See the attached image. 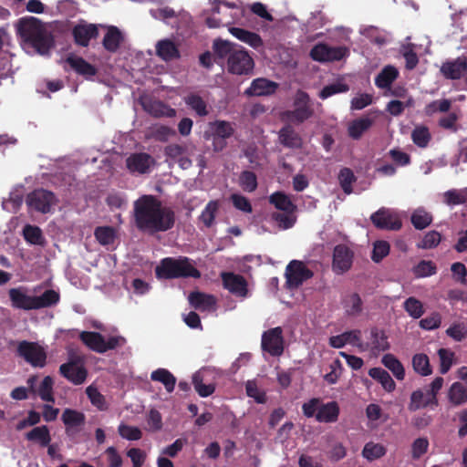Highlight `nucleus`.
Instances as JSON below:
<instances>
[{
  "label": "nucleus",
  "instance_id": "nucleus-1",
  "mask_svg": "<svg viewBox=\"0 0 467 467\" xmlns=\"http://www.w3.org/2000/svg\"><path fill=\"white\" fill-rule=\"evenodd\" d=\"M134 218L136 226L148 234L168 231L174 223L173 212L152 195H143L135 201Z\"/></svg>",
  "mask_w": 467,
  "mask_h": 467
},
{
  "label": "nucleus",
  "instance_id": "nucleus-2",
  "mask_svg": "<svg viewBox=\"0 0 467 467\" xmlns=\"http://www.w3.org/2000/svg\"><path fill=\"white\" fill-rule=\"evenodd\" d=\"M17 31L25 42L32 46L38 54L47 55L52 46V39L47 27L36 17L19 21Z\"/></svg>",
  "mask_w": 467,
  "mask_h": 467
},
{
  "label": "nucleus",
  "instance_id": "nucleus-3",
  "mask_svg": "<svg viewBox=\"0 0 467 467\" xmlns=\"http://www.w3.org/2000/svg\"><path fill=\"white\" fill-rule=\"evenodd\" d=\"M12 306L23 310L50 307L59 302V293L48 289L40 296H31L26 287L11 288L8 292Z\"/></svg>",
  "mask_w": 467,
  "mask_h": 467
},
{
  "label": "nucleus",
  "instance_id": "nucleus-4",
  "mask_svg": "<svg viewBox=\"0 0 467 467\" xmlns=\"http://www.w3.org/2000/svg\"><path fill=\"white\" fill-rule=\"evenodd\" d=\"M156 275L159 278H178L200 276V272L193 266L187 257H167L161 261L156 267Z\"/></svg>",
  "mask_w": 467,
  "mask_h": 467
},
{
  "label": "nucleus",
  "instance_id": "nucleus-5",
  "mask_svg": "<svg viewBox=\"0 0 467 467\" xmlns=\"http://www.w3.org/2000/svg\"><path fill=\"white\" fill-rule=\"evenodd\" d=\"M313 113L309 96L298 90L294 97V109L284 112L282 118L285 121L299 124L311 118Z\"/></svg>",
  "mask_w": 467,
  "mask_h": 467
},
{
  "label": "nucleus",
  "instance_id": "nucleus-6",
  "mask_svg": "<svg viewBox=\"0 0 467 467\" xmlns=\"http://www.w3.org/2000/svg\"><path fill=\"white\" fill-rule=\"evenodd\" d=\"M254 62L249 53L238 47L227 58V70L235 75H248L253 72Z\"/></svg>",
  "mask_w": 467,
  "mask_h": 467
},
{
  "label": "nucleus",
  "instance_id": "nucleus-7",
  "mask_svg": "<svg viewBox=\"0 0 467 467\" xmlns=\"http://www.w3.org/2000/svg\"><path fill=\"white\" fill-rule=\"evenodd\" d=\"M80 338L89 348L99 353L113 349L125 343V338L122 337H110L106 340L100 334L96 332H82Z\"/></svg>",
  "mask_w": 467,
  "mask_h": 467
},
{
  "label": "nucleus",
  "instance_id": "nucleus-8",
  "mask_svg": "<svg viewBox=\"0 0 467 467\" xmlns=\"http://www.w3.org/2000/svg\"><path fill=\"white\" fill-rule=\"evenodd\" d=\"M56 202L55 195L51 192L43 189L36 190L26 197V204L29 210L42 213H49Z\"/></svg>",
  "mask_w": 467,
  "mask_h": 467
},
{
  "label": "nucleus",
  "instance_id": "nucleus-9",
  "mask_svg": "<svg viewBox=\"0 0 467 467\" xmlns=\"http://www.w3.org/2000/svg\"><path fill=\"white\" fill-rule=\"evenodd\" d=\"M348 49L345 47H330L327 44H317L310 51L313 60L326 63L338 61L348 56Z\"/></svg>",
  "mask_w": 467,
  "mask_h": 467
},
{
  "label": "nucleus",
  "instance_id": "nucleus-10",
  "mask_svg": "<svg viewBox=\"0 0 467 467\" xmlns=\"http://www.w3.org/2000/svg\"><path fill=\"white\" fill-rule=\"evenodd\" d=\"M312 275V272L303 262L293 260L285 269L286 284L289 288H296L301 285L303 282L309 279Z\"/></svg>",
  "mask_w": 467,
  "mask_h": 467
},
{
  "label": "nucleus",
  "instance_id": "nucleus-11",
  "mask_svg": "<svg viewBox=\"0 0 467 467\" xmlns=\"http://www.w3.org/2000/svg\"><path fill=\"white\" fill-rule=\"evenodd\" d=\"M371 221L378 228L399 230L401 227L400 213L391 209L381 208L371 215Z\"/></svg>",
  "mask_w": 467,
  "mask_h": 467
},
{
  "label": "nucleus",
  "instance_id": "nucleus-12",
  "mask_svg": "<svg viewBox=\"0 0 467 467\" xmlns=\"http://www.w3.org/2000/svg\"><path fill=\"white\" fill-rule=\"evenodd\" d=\"M213 131V150L220 151L225 148L224 140L232 137L234 133V127L232 123L225 120H216L211 123Z\"/></svg>",
  "mask_w": 467,
  "mask_h": 467
},
{
  "label": "nucleus",
  "instance_id": "nucleus-13",
  "mask_svg": "<svg viewBox=\"0 0 467 467\" xmlns=\"http://www.w3.org/2000/svg\"><path fill=\"white\" fill-rule=\"evenodd\" d=\"M18 353L35 367H43L46 363V353L36 343L23 341L18 345Z\"/></svg>",
  "mask_w": 467,
  "mask_h": 467
},
{
  "label": "nucleus",
  "instance_id": "nucleus-14",
  "mask_svg": "<svg viewBox=\"0 0 467 467\" xmlns=\"http://www.w3.org/2000/svg\"><path fill=\"white\" fill-rule=\"evenodd\" d=\"M390 348L386 333L378 328L370 330L369 337L367 342H363L361 351H369L377 356L380 352L387 351Z\"/></svg>",
  "mask_w": 467,
  "mask_h": 467
},
{
  "label": "nucleus",
  "instance_id": "nucleus-15",
  "mask_svg": "<svg viewBox=\"0 0 467 467\" xmlns=\"http://www.w3.org/2000/svg\"><path fill=\"white\" fill-rule=\"evenodd\" d=\"M262 348L272 356H280L283 353V337L280 327L272 328L262 336Z\"/></svg>",
  "mask_w": 467,
  "mask_h": 467
},
{
  "label": "nucleus",
  "instance_id": "nucleus-16",
  "mask_svg": "<svg viewBox=\"0 0 467 467\" xmlns=\"http://www.w3.org/2000/svg\"><path fill=\"white\" fill-rule=\"evenodd\" d=\"M353 262V252L345 244L334 248L332 267L335 273L343 274L350 269Z\"/></svg>",
  "mask_w": 467,
  "mask_h": 467
},
{
  "label": "nucleus",
  "instance_id": "nucleus-17",
  "mask_svg": "<svg viewBox=\"0 0 467 467\" xmlns=\"http://www.w3.org/2000/svg\"><path fill=\"white\" fill-rule=\"evenodd\" d=\"M154 163L153 158L148 153H133L126 159L127 169L131 173H147Z\"/></svg>",
  "mask_w": 467,
  "mask_h": 467
},
{
  "label": "nucleus",
  "instance_id": "nucleus-18",
  "mask_svg": "<svg viewBox=\"0 0 467 467\" xmlns=\"http://www.w3.org/2000/svg\"><path fill=\"white\" fill-rule=\"evenodd\" d=\"M329 345L334 348H342L347 345H350L361 351V348H363L361 331L354 329L346 331L340 335L332 336L329 337Z\"/></svg>",
  "mask_w": 467,
  "mask_h": 467
},
{
  "label": "nucleus",
  "instance_id": "nucleus-19",
  "mask_svg": "<svg viewBox=\"0 0 467 467\" xmlns=\"http://www.w3.org/2000/svg\"><path fill=\"white\" fill-rule=\"evenodd\" d=\"M223 286L235 296L245 297L248 293L245 279L234 273H223L222 275Z\"/></svg>",
  "mask_w": 467,
  "mask_h": 467
},
{
  "label": "nucleus",
  "instance_id": "nucleus-20",
  "mask_svg": "<svg viewBox=\"0 0 467 467\" xmlns=\"http://www.w3.org/2000/svg\"><path fill=\"white\" fill-rule=\"evenodd\" d=\"M278 88V84L267 78H259L252 81L250 87L245 89L246 96H270L274 94Z\"/></svg>",
  "mask_w": 467,
  "mask_h": 467
},
{
  "label": "nucleus",
  "instance_id": "nucleus-21",
  "mask_svg": "<svg viewBox=\"0 0 467 467\" xmlns=\"http://www.w3.org/2000/svg\"><path fill=\"white\" fill-rule=\"evenodd\" d=\"M441 71L443 76L451 79L461 78L467 71V59L463 57L442 64Z\"/></svg>",
  "mask_w": 467,
  "mask_h": 467
},
{
  "label": "nucleus",
  "instance_id": "nucleus-22",
  "mask_svg": "<svg viewBox=\"0 0 467 467\" xmlns=\"http://www.w3.org/2000/svg\"><path fill=\"white\" fill-rule=\"evenodd\" d=\"M36 381V377H31L27 379V385L31 391L36 393L41 398V400L53 402L54 398L52 378L49 376L45 377L37 388L35 387Z\"/></svg>",
  "mask_w": 467,
  "mask_h": 467
},
{
  "label": "nucleus",
  "instance_id": "nucleus-23",
  "mask_svg": "<svg viewBox=\"0 0 467 467\" xmlns=\"http://www.w3.org/2000/svg\"><path fill=\"white\" fill-rule=\"evenodd\" d=\"M60 373L74 384H81L85 381L87 371L83 366L77 362H68L60 366Z\"/></svg>",
  "mask_w": 467,
  "mask_h": 467
},
{
  "label": "nucleus",
  "instance_id": "nucleus-24",
  "mask_svg": "<svg viewBox=\"0 0 467 467\" xmlns=\"http://www.w3.org/2000/svg\"><path fill=\"white\" fill-rule=\"evenodd\" d=\"M73 35L77 44L86 47L91 38L97 36L98 29L95 25L81 23L74 27Z\"/></svg>",
  "mask_w": 467,
  "mask_h": 467
},
{
  "label": "nucleus",
  "instance_id": "nucleus-25",
  "mask_svg": "<svg viewBox=\"0 0 467 467\" xmlns=\"http://www.w3.org/2000/svg\"><path fill=\"white\" fill-rule=\"evenodd\" d=\"M190 304L196 309L201 311H214L215 298L213 296L195 292L189 296Z\"/></svg>",
  "mask_w": 467,
  "mask_h": 467
},
{
  "label": "nucleus",
  "instance_id": "nucleus-26",
  "mask_svg": "<svg viewBox=\"0 0 467 467\" xmlns=\"http://www.w3.org/2000/svg\"><path fill=\"white\" fill-rule=\"evenodd\" d=\"M373 119L369 117H361L350 121L348 125V133L353 140H358L370 129Z\"/></svg>",
  "mask_w": 467,
  "mask_h": 467
},
{
  "label": "nucleus",
  "instance_id": "nucleus-27",
  "mask_svg": "<svg viewBox=\"0 0 467 467\" xmlns=\"http://www.w3.org/2000/svg\"><path fill=\"white\" fill-rule=\"evenodd\" d=\"M339 407L337 402L331 401L321 404L316 414V420L319 422H334L337 420Z\"/></svg>",
  "mask_w": 467,
  "mask_h": 467
},
{
  "label": "nucleus",
  "instance_id": "nucleus-28",
  "mask_svg": "<svg viewBox=\"0 0 467 467\" xmlns=\"http://www.w3.org/2000/svg\"><path fill=\"white\" fill-rule=\"evenodd\" d=\"M229 32L238 40L246 43L254 48H257L263 45L262 38L255 33L239 27H230Z\"/></svg>",
  "mask_w": 467,
  "mask_h": 467
},
{
  "label": "nucleus",
  "instance_id": "nucleus-29",
  "mask_svg": "<svg viewBox=\"0 0 467 467\" xmlns=\"http://www.w3.org/2000/svg\"><path fill=\"white\" fill-rule=\"evenodd\" d=\"M398 76V69L391 65H388L376 77L375 85L379 88H389Z\"/></svg>",
  "mask_w": 467,
  "mask_h": 467
},
{
  "label": "nucleus",
  "instance_id": "nucleus-30",
  "mask_svg": "<svg viewBox=\"0 0 467 467\" xmlns=\"http://www.w3.org/2000/svg\"><path fill=\"white\" fill-rule=\"evenodd\" d=\"M447 397L451 405H462L467 402V388L460 382H454L448 389Z\"/></svg>",
  "mask_w": 467,
  "mask_h": 467
},
{
  "label": "nucleus",
  "instance_id": "nucleus-31",
  "mask_svg": "<svg viewBox=\"0 0 467 467\" xmlns=\"http://www.w3.org/2000/svg\"><path fill=\"white\" fill-rule=\"evenodd\" d=\"M26 438L27 441L36 442L41 447L48 446L51 441L49 430L45 425L35 427L26 434Z\"/></svg>",
  "mask_w": 467,
  "mask_h": 467
},
{
  "label": "nucleus",
  "instance_id": "nucleus-32",
  "mask_svg": "<svg viewBox=\"0 0 467 467\" xmlns=\"http://www.w3.org/2000/svg\"><path fill=\"white\" fill-rule=\"evenodd\" d=\"M368 375L380 383L386 391L392 392L395 389V381L385 369L381 368H372L368 370Z\"/></svg>",
  "mask_w": 467,
  "mask_h": 467
},
{
  "label": "nucleus",
  "instance_id": "nucleus-33",
  "mask_svg": "<svg viewBox=\"0 0 467 467\" xmlns=\"http://www.w3.org/2000/svg\"><path fill=\"white\" fill-rule=\"evenodd\" d=\"M431 395L427 392L424 393L420 389L414 390L410 395L409 410L415 411L429 406H434Z\"/></svg>",
  "mask_w": 467,
  "mask_h": 467
},
{
  "label": "nucleus",
  "instance_id": "nucleus-34",
  "mask_svg": "<svg viewBox=\"0 0 467 467\" xmlns=\"http://www.w3.org/2000/svg\"><path fill=\"white\" fill-rule=\"evenodd\" d=\"M381 363L392 372L394 377L402 380L405 378V369L401 362L392 354H385L381 358Z\"/></svg>",
  "mask_w": 467,
  "mask_h": 467
},
{
  "label": "nucleus",
  "instance_id": "nucleus-35",
  "mask_svg": "<svg viewBox=\"0 0 467 467\" xmlns=\"http://www.w3.org/2000/svg\"><path fill=\"white\" fill-rule=\"evenodd\" d=\"M387 452L386 447L382 443L368 441L362 450V456L368 462H373L382 458Z\"/></svg>",
  "mask_w": 467,
  "mask_h": 467
},
{
  "label": "nucleus",
  "instance_id": "nucleus-36",
  "mask_svg": "<svg viewBox=\"0 0 467 467\" xmlns=\"http://www.w3.org/2000/svg\"><path fill=\"white\" fill-rule=\"evenodd\" d=\"M156 53L163 60H171L179 56V51L175 44L169 40L163 39L156 44Z\"/></svg>",
  "mask_w": 467,
  "mask_h": 467
},
{
  "label": "nucleus",
  "instance_id": "nucleus-37",
  "mask_svg": "<svg viewBox=\"0 0 467 467\" xmlns=\"http://www.w3.org/2000/svg\"><path fill=\"white\" fill-rule=\"evenodd\" d=\"M206 370H199L192 376V383L195 390L201 397H208L214 392V385L213 384H204L203 379L205 378Z\"/></svg>",
  "mask_w": 467,
  "mask_h": 467
},
{
  "label": "nucleus",
  "instance_id": "nucleus-38",
  "mask_svg": "<svg viewBox=\"0 0 467 467\" xmlns=\"http://www.w3.org/2000/svg\"><path fill=\"white\" fill-rule=\"evenodd\" d=\"M145 109L155 117H168L172 118L176 115L174 109L165 105L161 101H152L144 104Z\"/></svg>",
  "mask_w": 467,
  "mask_h": 467
},
{
  "label": "nucleus",
  "instance_id": "nucleus-39",
  "mask_svg": "<svg viewBox=\"0 0 467 467\" xmlns=\"http://www.w3.org/2000/svg\"><path fill=\"white\" fill-rule=\"evenodd\" d=\"M67 61L78 74L86 77H92L96 74L95 67L81 57L70 56Z\"/></svg>",
  "mask_w": 467,
  "mask_h": 467
},
{
  "label": "nucleus",
  "instance_id": "nucleus-40",
  "mask_svg": "<svg viewBox=\"0 0 467 467\" xmlns=\"http://www.w3.org/2000/svg\"><path fill=\"white\" fill-rule=\"evenodd\" d=\"M150 379L154 381L162 383L168 392H171L174 389L176 379L165 368H158L154 370L150 375Z\"/></svg>",
  "mask_w": 467,
  "mask_h": 467
},
{
  "label": "nucleus",
  "instance_id": "nucleus-41",
  "mask_svg": "<svg viewBox=\"0 0 467 467\" xmlns=\"http://www.w3.org/2000/svg\"><path fill=\"white\" fill-rule=\"evenodd\" d=\"M412 368L416 373L423 377L430 376L432 373L429 358L423 353L415 354L412 357Z\"/></svg>",
  "mask_w": 467,
  "mask_h": 467
},
{
  "label": "nucleus",
  "instance_id": "nucleus-42",
  "mask_svg": "<svg viewBox=\"0 0 467 467\" xmlns=\"http://www.w3.org/2000/svg\"><path fill=\"white\" fill-rule=\"evenodd\" d=\"M121 32L115 26H109L103 39L105 48L110 52L118 49L122 41Z\"/></svg>",
  "mask_w": 467,
  "mask_h": 467
},
{
  "label": "nucleus",
  "instance_id": "nucleus-43",
  "mask_svg": "<svg viewBox=\"0 0 467 467\" xmlns=\"http://www.w3.org/2000/svg\"><path fill=\"white\" fill-rule=\"evenodd\" d=\"M269 201L275 207L285 213H295L296 205L291 202L289 197L282 192L273 193Z\"/></svg>",
  "mask_w": 467,
  "mask_h": 467
},
{
  "label": "nucleus",
  "instance_id": "nucleus-44",
  "mask_svg": "<svg viewBox=\"0 0 467 467\" xmlns=\"http://www.w3.org/2000/svg\"><path fill=\"white\" fill-rule=\"evenodd\" d=\"M443 202L449 206L465 203L467 202V187L445 192L443 193Z\"/></svg>",
  "mask_w": 467,
  "mask_h": 467
},
{
  "label": "nucleus",
  "instance_id": "nucleus-45",
  "mask_svg": "<svg viewBox=\"0 0 467 467\" xmlns=\"http://www.w3.org/2000/svg\"><path fill=\"white\" fill-rule=\"evenodd\" d=\"M279 140L282 144L290 148L301 146V139L297 133L289 126L283 128L279 132Z\"/></svg>",
  "mask_w": 467,
  "mask_h": 467
},
{
  "label": "nucleus",
  "instance_id": "nucleus-46",
  "mask_svg": "<svg viewBox=\"0 0 467 467\" xmlns=\"http://www.w3.org/2000/svg\"><path fill=\"white\" fill-rule=\"evenodd\" d=\"M366 416L368 421L373 426H378L380 422L388 420V415L385 414L379 404L371 403L366 408Z\"/></svg>",
  "mask_w": 467,
  "mask_h": 467
},
{
  "label": "nucleus",
  "instance_id": "nucleus-47",
  "mask_svg": "<svg viewBox=\"0 0 467 467\" xmlns=\"http://www.w3.org/2000/svg\"><path fill=\"white\" fill-rule=\"evenodd\" d=\"M85 420L81 412L67 409L62 414V420L67 429H74L83 424Z\"/></svg>",
  "mask_w": 467,
  "mask_h": 467
},
{
  "label": "nucleus",
  "instance_id": "nucleus-48",
  "mask_svg": "<svg viewBox=\"0 0 467 467\" xmlns=\"http://www.w3.org/2000/svg\"><path fill=\"white\" fill-rule=\"evenodd\" d=\"M432 221V216L422 208H418L411 214V223L416 229L422 230L429 226Z\"/></svg>",
  "mask_w": 467,
  "mask_h": 467
},
{
  "label": "nucleus",
  "instance_id": "nucleus-49",
  "mask_svg": "<svg viewBox=\"0 0 467 467\" xmlns=\"http://www.w3.org/2000/svg\"><path fill=\"white\" fill-rule=\"evenodd\" d=\"M403 307L408 315L414 319L420 318L424 313L423 304L413 296L405 300Z\"/></svg>",
  "mask_w": 467,
  "mask_h": 467
},
{
  "label": "nucleus",
  "instance_id": "nucleus-50",
  "mask_svg": "<svg viewBox=\"0 0 467 467\" xmlns=\"http://www.w3.org/2000/svg\"><path fill=\"white\" fill-rule=\"evenodd\" d=\"M413 142L420 148H425L431 140V133L427 127L416 126L411 133Z\"/></svg>",
  "mask_w": 467,
  "mask_h": 467
},
{
  "label": "nucleus",
  "instance_id": "nucleus-51",
  "mask_svg": "<svg viewBox=\"0 0 467 467\" xmlns=\"http://www.w3.org/2000/svg\"><path fill=\"white\" fill-rule=\"evenodd\" d=\"M95 237L101 245L113 244L116 233L112 227L101 226L95 230Z\"/></svg>",
  "mask_w": 467,
  "mask_h": 467
},
{
  "label": "nucleus",
  "instance_id": "nucleus-52",
  "mask_svg": "<svg viewBox=\"0 0 467 467\" xmlns=\"http://www.w3.org/2000/svg\"><path fill=\"white\" fill-rule=\"evenodd\" d=\"M86 393L93 406H95L99 410H107V402L105 398L95 386H88L86 389Z\"/></svg>",
  "mask_w": 467,
  "mask_h": 467
},
{
  "label": "nucleus",
  "instance_id": "nucleus-53",
  "mask_svg": "<svg viewBox=\"0 0 467 467\" xmlns=\"http://www.w3.org/2000/svg\"><path fill=\"white\" fill-rule=\"evenodd\" d=\"M25 239L32 244H43L44 237L40 228L33 225H26L23 230Z\"/></svg>",
  "mask_w": 467,
  "mask_h": 467
},
{
  "label": "nucleus",
  "instance_id": "nucleus-54",
  "mask_svg": "<svg viewBox=\"0 0 467 467\" xmlns=\"http://www.w3.org/2000/svg\"><path fill=\"white\" fill-rule=\"evenodd\" d=\"M184 101L198 115L205 116L207 114L206 104L200 96L191 94L184 98Z\"/></svg>",
  "mask_w": 467,
  "mask_h": 467
},
{
  "label": "nucleus",
  "instance_id": "nucleus-55",
  "mask_svg": "<svg viewBox=\"0 0 467 467\" xmlns=\"http://www.w3.org/2000/svg\"><path fill=\"white\" fill-rule=\"evenodd\" d=\"M451 106V102L449 99L434 100L425 107L424 113L427 116H431L437 112H447Z\"/></svg>",
  "mask_w": 467,
  "mask_h": 467
},
{
  "label": "nucleus",
  "instance_id": "nucleus-56",
  "mask_svg": "<svg viewBox=\"0 0 467 467\" xmlns=\"http://www.w3.org/2000/svg\"><path fill=\"white\" fill-rule=\"evenodd\" d=\"M119 434L128 441H138L141 438V431L135 426L120 423L118 428Z\"/></svg>",
  "mask_w": 467,
  "mask_h": 467
},
{
  "label": "nucleus",
  "instance_id": "nucleus-57",
  "mask_svg": "<svg viewBox=\"0 0 467 467\" xmlns=\"http://www.w3.org/2000/svg\"><path fill=\"white\" fill-rule=\"evenodd\" d=\"M440 358V371L441 374H446L454 362V353L446 348H441L438 351Z\"/></svg>",
  "mask_w": 467,
  "mask_h": 467
},
{
  "label": "nucleus",
  "instance_id": "nucleus-58",
  "mask_svg": "<svg viewBox=\"0 0 467 467\" xmlns=\"http://www.w3.org/2000/svg\"><path fill=\"white\" fill-rule=\"evenodd\" d=\"M219 203L217 201H211L208 202L204 210L202 211L200 219L206 225L211 226L213 223L215 214L218 211Z\"/></svg>",
  "mask_w": 467,
  "mask_h": 467
},
{
  "label": "nucleus",
  "instance_id": "nucleus-59",
  "mask_svg": "<svg viewBox=\"0 0 467 467\" xmlns=\"http://www.w3.org/2000/svg\"><path fill=\"white\" fill-rule=\"evenodd\" d=\"M413 273L417 277H427L436 273V266L431 261L422 260L414 268Z\"/></svg>",
  "mask_w": 467,
  "mask_h": 467
},
{
  "label": "nucleus",
  "instance_id": "nucleus-60",
  "mask_svg": "<svg viewBox=\"0 0 467 467\" xmlns=\"http://www.w3.org/2000/svg\"><path fill=\"white\" fill-rule=\"evenodd\" d=\"M273 219L278 223V226L283 230H286L293 227L296 221L295 213H275L273 214Z\"/></svg>",
  "mask_w": 467,
  "mask_h": 467
},
{
  "label": "nucleus",
  "instance_id": "nucleus-61",
  "mask_svg": "<svg viewBox=\"0 0 467 467\" xmlns=\"http://www.w3.org/2000/svg\"><path fill=\"white\" fill-rule=\"evenodd\" d=\"M239 184L244 191L254 192L257 187V180L254 173L251 171H244L239 177Z\"/></svg>",
  "mask_w": 467,
  "mask_h": 467
},
{
  "label": "nucleus",
  "instance_id": "nucleus-62",
  "mask_svg": "<svg viewBox=\"0 0 467 467\" xmlns=\"http://www.w3.org/2000/svg\"><path fill=\"white\" fill-rule=\"evenodd\" d=\"M361 299L357 294H351L345 299V309L348 315L356 316L361 311Z\"/></svg>",
  "mask_w": 467,
  "mask_h": 467
},
{
  "label": "nucleus",
  "instance_id": "nucleus-63",
  "mask_svg": "<svg viewBox=\"0 0 467 467\" xmlns=\"http://www.w3.org/2000/svg\"><path fill=\"white\" fill-rule=\"evenodd\" d=\"M239 46H235L232 44L231 42L217 39L213 43V49L214 52L220 57H227V58L230 57V54L233 50L237 48Z\"/></svg>",
  "mask_w": 467,
  "mask_h": 467
},
{
  "label": "nucleus",
  "instance_id": "nucleus-64",
  "mask_svg": "<svg viewBox=\"0 0 467 467\" xmlns=\"http://www.w3.org/2000/svg\"><path fill=\"white\" fill-rule=\"evenodd\" d=\"M446 334L455 341H462L467 337V327L462 323H457L451 326Z\"/></svg>",
  "mask_w": 467,
  "mask_h": 467
}]
</instances>
